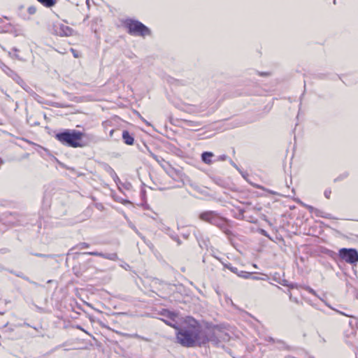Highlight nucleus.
I'll use <instances>...</instances> for the list:
<instances>
[{"label":"nucleus","instance_id":"9","mask_svg":"<svg viewBox=\"0 0 358 358\" xmlns=\"http://www.w3.org/2000/svg\"><path fill=\"white\" fill-rule=\"evenodd\" d=\"M83 255H88L92 256H97L101 257L106 259L117 261L118 259V257L117 253H103L99 252H83Z\"/></svg>","mask_w":358,"mask_h":358},{"label":"nucleus","instance_id":"28","mask_svg":"<svg viewBox=\"0 0 358 358\" xmlns=\"http://www.w3.org/2000/svg\"><path fill=\"white\" fill-rule=\"evenodd\" d=\"M71 51L73 53V57L75 58H78L80 57V55H79V53H78V52L77 50H74L73 48H71Z\"/></svg>","mask_w":358,"mask_h":358},{"label":"nucleus","instance_id":"36","mask_svg":"<svg viewBox=\"0 0 358 358\" xmlns=\"http://www.w3.org/2000/svg\"><path fill=\"white\" fill-rule=\"evenodd\" d=\"M124 22H131V23H133V22H138V21L136 20H131V19H127L125 20Z\"/></svg>","mask_w":358,"mask_h":358},{"label":"nucleus","instance_id":"32","mask_svg":"<svg viewBox=\"0 0 358 358\" xmlns=\"http://www.w3.org/2000/svg\"><path fill=\"white\" fill-rule=\"evenodd\" d=\"M280 284H281L283 286H288L289 285V283H288V281L287 280H283L282 281H280L278 282Z\"/></svg>","mask_w":358,"mask_h":358},{"label":"nucleus","instance_id":"30","mask_svg":"<svg viewBox=\"0 0 358 358\" xmlns=\"http://www.w3.org/2000/svg\"><path fill=\"white\" fill-rule=\"evenodd\" d=\"M10 31L13 33L15 36L20 35V33L15 28H12Z\"/></svg>","mask_w":358,"mask_h":358},{"label":"nucleus","instance_id":"46","mask_svg":"<svg viewBox=\"0 0 358 358\" xmlns=\"http://www.w3.org/2000/svg\"><path fill=\"white\" fill-rule=\"evenodd\" d=\"M243 212H244V211H243V210H240V213H241V214L242 215H243Z\"/></svg>","mask_w":358,"mask_h":358},{"label":"nucleus","instance_id":"34","mask_svg":"<svg viewBox=\"0 0 358 358\" xmlns=\"http://www.w3.org/2000/svg\"><path fill=\"white\" fill-rule=\"evenodd\" d=\"M266 341H268V342H272V343H276V341L272 338V337H268L266 339Z\"/></svg>","mask_w":358,"mask_h":358},{"label":"nucleus","instance_id":"42","mask_svg":"<svg viewBox=\"0 0 358 358\" xmlns=\"http://www.w3.org/2000/svg\"><path fill=\"white\" fill-rule=\"evenodd\" d=\"M182 236L185 238V239H187L188 237H189V234H182Z\"/></svg>","mask_w":358,"mask_h":358},{"label":"nucleus","instance_id":"17","mask_svg":"<svg viewBox=\"0 0 358 358\" xmlns=\"http://www.w3.org/2000/svg\"><path fill=\"white\" fill-rule=\"evenodd\" d=\"M238 276L243 278H248L249 276L251 275L250 273L243 271H238V273H236Z\"/></svg>","mask_w":358,"mask_h":358},{"label":"nucleus","instance_id":"15","mask_svg":"<svg viewBox=\"0 0 358 358\" xmlns=\"http://www.w3.org/2000/svg\"><path fill=\"white\" fill-rule=\"evenodd\" d=\"M45 7H52L56 3V0H37Z\"/></svg>","mask_w":358,"mask_h":358},{"label":"nucleus","instance_id":"37","mask_svg":"<svg viewBox=\"0 0 358 358\" xmlns=\"http://www.w3.org/2000/svg\"><path fill=\"white\" fill-rule=\"evenodd\" d=\"M337 312H338V313H339L341 315H345V316H346V317H352L350 315H348V314L344 313H343V312H341V311H337Z\"/></svg>","mask_w":358,"mask_h":358},{"label":"nucleus","instance_id":"43","mask_svg":"<svg viewBox=\"0 0 358 358\" xmlns=\"http://www.w3.org/2000/svg\"><path fill=\"white\" fill-rule=\"evenodd\" d=\"M3 20H8L7 17H3V18H0V21H3Z\"/></svg>","mask_w":358,"mask_h":358},{"label":"nucleus","instance_id":"26","mask_svg":"<svg viewBox=\"0 0 358 358\" xmlns=\"http://www.w3.org/2000/svg\"><path fill=\"white\" fill-rule=\"evenodd\" d=\"M331 194V189H326L324 192V195L327 199L330 198Z\"/></svg>","mask_w":358,"mask_h":358},{"label":"nucleus","instance_id":"2","mask_svg":"<svg viewBox=\"0 0 358 358\" xmlns=\"http://www.w3.org/2000/svg\"><path fill=\"white\" fill-rule=\"evenodd\" d=\"M84 134L76 129H64L55 134V138L62 145L71 148H83L86 145L83 143Z\"/></svg>","mask_w":358,"mask_h":358},{"label":"nucleus","instance_id":"22","mask_svg":"<svg viewBox=\"0 0 358 358\" xmlns=\"http://www.w3.org/2000/svg\"><path fill=\"white\" fill-rule=\"evenodd\" d=\"M276 343H278L280 345V348H287V345L283 341L277 340Z\"/></svg>","mask_w":358,"mask_h":358},{"label":"nucleus","instance_id":"11","mask_svg":"<svg viewBox=\"0 0 358 358\" xmlns=\"http://www.w3.org/2000/svg\"><path fill=\"white\" fill-rule=\"evenodd\" d=\"M214 155L211 152H204L201 154V159L204 163L207 164H210L212 163L211 158Z\"/></svg>","mask_w":358,"mask_h":358},{"label":"nucleus","instance_id":"13","mask_svg":"<svg viewBox=\"0 0 358 358\" xmlns=\"http://www.w3.org/2000/svg\"><path fill=\"white\" fill-rule=\"evenodd\" d=\"M229 340V336L227 333L224 332L219 329V343L222 341L226 342Z\"/></svg>","mask_w":358,"mask_h":358},{"label":"nucleus","instance_id":"31","mask_svg":"<svg viewBox=\"0 0 358 358\" xmlns=\"http://www.w3.org/2000/svg\"><path fill=\"white\" fill-rule=\"evenodd\" d=\"M306 290H307L309 293H310V294H313V295H316V292H315V291L313 289H312V288H310V287H308L306 288Z\"/></svg>","mask_w":358,"mask_h":358},{"label":"nucleus","instance_id":"20","mask_svg":"<svg viewBox=\"0 0 358 358\" xmlns=\"http://www.w3.org/2000/svg\"><path fill=\"white\" fill-rule=\"evenodd\" d=\"M76 247L80 249H85L88 248L90 247V245L87 243L83 242L78 244Z\"/></svg>","mask_w":358,"mask_h":358},{"label":"nucleus","instance_id":"16","mask_svg":"<svg viewBox=\"0 0 358 358\" xmlns=\"http://www.w3.org/2000/svg\"><path fill=\"white\" fill-rule=\"evenodd\" d=\"M128 336L129 338H137V339H139V340H141V341H146V342H149L150 341V339H148V338L141 336H140V335H138L137 334H129V335H128Z\"/></svg>","mask_w":358,"mask_h":358},{"label":"nucleus","instance_id":"8","mask_svg":"<svg viewBox=\"0 0 358 358\" xmlns=\"http://www.w3.org/2000/svg\"><path fill=\"white\" fill-rule=\"evenodd\" d=\"M162 315L166 317V319H164L163 321L167 325L173 327L176 329H178V322L176 320V318L178 317V314L169 310H164Z\"/></svg>","mask_w":358,"mask_h":358},{"label":"nucleus","instance_id":"21","mask_svg":"<svg viewBox=\"0 0 358 358\" xmlns=\"http://www.w3.org/2000/svg\"><path fill=\"white\" fill-rule=\"evenodd\" d=\"M348 174L347 173H344L343 174H341V176H339L338 177H337L336 178L334 179V182H337V181H339V180H341L344 178H346L348 177Z\"/></svg>","mask_w":358,"mask_h":358},{"label":"nucleus","instance_id":"27","mask_svg":"<svg viewBox=\"0 0 358 358\" xmlns=\"http://www.w3.org/2000/svg\"><path fill=\"white\" fill-rule=\"evenodd\" d=\"M17 276L20 277V278H23V279H24V280H26L29 281V282H31V283L34 284V285H37V283H36V282L29 280V278H27V277H26V276H23V275H20V274H17Z\"/></svg>","mask_w":358,"mask_h":358},{"label":"nucleus","instance_id":"33","mask_svg":"<svg viewBox=\"0 0 358 358\" xmlns=\"http://www.w3.org/2000/svg\"><path fill=\"white\" fill-rule=\"evenodd\" d=\"M218 159L220 161H225L227 159V156L225 155H220Z\"/></svg>","mask_w":358,"mask_h":358},{"label":"nucleus","instance_id":"4","mask_svg":"<svg viewBox=\"0 0 358 358\" xmlns=\"http://www.w3.org/2000/svg\"><path fill=\"white\" fill-rule=\"evenodd\" d=\"M48 29L52 34L61 37L73 36L76 33L73 28L65 24H51Z\"/></svg>","mask_w":358,"mask_h":358},{"label":"nucleus","instance_id":"41","mask_svg":"<svg viewBox=\"0 0 358 358\" xmlns=\"http://www.w3.org/2000/svg\"><path fill=\"white\" fill-rule=\"evenodd\" d=\"M141 119H142V120H143L144 122H145V124H147L148 126H150V124L148 122H147L144 118L141 117Z\"/></svg>","mask_w":358,"mask_h":358},{"label":"nucleus","instance_id":"14","mask_svg":"<svg viewBox=\"0 0 358 358\" xmlns=\"http://www.w3.org/2000/svg\"><path fill=\"white\" fill-rule=\"evenodd\" d=\"M19 50L17 48H13L10 51L8 52V55L10 57L17 59L18 60H22V59L17 54Z\"/></svg>","mask_w":358,"mask_h":358},{"label":"nucleus","instance_id":"19","mask_svg":"<svg viewBox=\"0 0 358 358\" xmlns=\"http://www.w3.org/2000/svg\"><path fill=\"white\" fill-rule=\"evenodd\" d=\"M169 236L173 240L175 241L178 245H180L181 244V241L180 240L179 237L176 235V234H169Z\"/></svg>","mask_w":358,"mask_h":358},{"label":"nucleus","instance_id":"6","mask_svg":"<svg viewBox=\"0 0 358 358\" xmlns=\"http://www.w3.org/2000/svg\"><path fill=\"white\" fill-rule=\"evenodd\" d=\"M127 31L135 36H145L150 34V30L144 24H125Z\"/></svg>","mask_w":358,"mask_h":358},{"label":"nucleus","instance_id":"1","mask_svg":"<svg viewBox=\"0 0 358 358\" xmlns=\"http://www.w3.org/2000/svg\"><path fill=\"white\" fill-rule=\"evenodd\" d=\"M176 333V339L178 343L186 348L201 346L205 341L201 337V327L194 318L190 317L187 324L183 327H178Z\"/></svg>","mask_w":358,"mask_h":358},{"label":"nucleus","instance_id":"3","mask_svg":"<svg viewBox=\"0 0 358 358\" xmlns=\"http://www.w3.org/2000/svg\"><path fill=\"white\" fill-rule=\"evenodd\" d=\"M199 218L200 220L204 222H207L213 225L219 227L220 229L223 230L224 232L227 233V219L220 216L215 211L209 210L203 212L199 215Z\"/></svg>","mask_w":358,"mask_h":358},{"label":"nucleus","instance_id":"39","mask_svg":"<svg viewBox=\"0 0 358 358\" xmlns=\"http://www.w3.org/2000/svg\"><path fill=\"white\" fill-rule=\"evenodd\" d=\"M289 287V288L291 289H294L295 288L296 286L294 285V284H289V285L287 286Z\"/></svg>","mask_w":358,"mask_h":358},{"label":"nucleus","instance_id":"5","mask_svg":"<svg viewBox=\"0 0 358 358\" xmlns=\"http://www.w3.org/2000/svg\"><path fill=\"white\" fill-rule=\"evenodd\" d=\"M339 258L350 264L358 263V251L355 248H341L338 250Z\"/></svg>","mask_w":358,"mask_h":358},{"label":"nucleus","instance_id":"45","mask_svg":"<svg viewBox=\"0 0 358 358\" xmlns=\"http://www.w3.org/2000/svg\"><path fill=\"white\" fill-rule=\"evenodd\" d=\"M252 278H253L254 280H258V279H259V278H258V277H256V276L252 277Z\"/></svg>","mask_w":358,"mask_h":358},{"label":"nucleus","instance_id":"7","mask_svg":"<svg viewBox=\"0 0 358 358\" xmlns=\"http://www.w3.org/2000/svg\"><path fill=\"white\" fill-rule=\"evenodd\" d=\"M219 329L215 327L212 329L203 330L201 329V337H203L205 341L202 345H205L208 342H211L215 345H219Z\"/></svg>","mask_w":358,"mask_h":358},{"label":"nucleus","instance_id":"38","mask_svg":"<svg viewBox=\"0 0 358 358\" xmlns=\"http://www.w3.org/2000/svg\"><path fill=\"white\" fill-rule=\"evenodd\" d=\"M230 164L234 167L236 168V169H238V166L231 159L230 160Z\"/></svg>","mask_w":358,"mask_h":358},{"label":"nucleus","instance_id":"29","mask_svg":"<svg viewBox=\"0 0 358 358\" xmlns=\"http://www.w3.org/2000/svg\"><path fill=\"white\" fill-rule=\"evenodd\" d=\"M289 299H290V301H292L296 303H300L298 299L296 297H294L292 294H289Z\"/></svg>","mask_w":358,"mask_h":358},{"label":"nucleus","instance_id":"23","mask_svg":"<svg viewBox=\"0 0 358 358\" xmlns=\"http://www.w3.org/2000/svg\"><path fill=\"white\" fill-rule=\"evenodd\" d=\"M162 231H165L169 236V234H175L174 232L168 227H164Z\"/></svg>","mask_w":358,"mask_h":358},{"label":"nucleus","instance_id":"47","mask_svg":"<svg viewBox=\"0 0 358 358\" xmlns=\"http://www.w3.org/2000/svg\"><path fill=\"white\" fill-rule=\"evenodd\" d=\"M113 131H114V130H111L110 132V134L112 135Z\"/></svg>","mask_w":358,"mask_h":358},{"label":"nucleus","instance_id":"48","mask_svg":"<svg viewBox=\"0 0 358 358\" xmlns=\"http://www.w3.org/2000/svg\"><path fill=\"white\" fill-rule=\"evenodd\" d=\"M311 358H313V357H311Z\"/></svg>","mask_w":358,"mask_h":358},{"label":"nucleus","instance_id":"25","mask_svg":"<svg viewBox=\"0 0 358 358\" xmlns=\"http://www.w3.org/2000/svg\"><path fill=\"white\" fill-rule=\"evenodd\" d=\"M108 171L110 173V176L113 178L117 177L116 173H115L114 170L111 167H110V166L108 167Z\"/></svg>","mask_w":358,"mask_h":358},{"label":"nucleus","instance_id":"10","mask_svg":"<svg viewBox=\"0 0 358 358\" xmlns=\"http://www.w3.org/2000/svg\"><path fill=\"white\" fill-rule=\"evenodd\" d=\"M122 139L124 143L127 145H131L134 144V138L127 130L123 131Z\"/></svg>","mask_w":358,"mask_h":358},{"label":"nucleus","instance_id":"44","mask_svg":"<svg viewBox=\"0 0 358 358\" xmlns=\"http://www.w3.org/2000/svg\"><path fill=\"white\" fill-rule=\"evenodd\" d=\"M138 235L141 236V238L143 241H145V237H144V236H141L140 234H138Z\"/></svg>","mask_w":358,"mask_h":358},{"label":"nucleus","instance_id":"24","mask_svg":"<svg viewBox=\"0 0 358 358\" xmlns=\"http://www.w3.org/2000/svg\"><path fill=\"white\" fill-rule=\"evenodd\" d=\"M32 255L36 257H52V255H44V254H41V253H33Z\"/></svg>","mask_w":358,"mask_h":358},{"label":"nucleus","instance_id":"35","mask_svg":"<svg viewBox=\"0 0 358 358\" xmlns=\"http://www.w3.org/2000/svg\"><path fill=\"white\" fill-rule=\"evenodd\" d=\"M259 75L261 76H268L269 73L268 72H259Z\"/></svg>","mask_w":358,"mask_h":358},{"label":"nucleus","instance_id":"12","mask_svg":"<svg viewBox=\"0 0 358 358\" xmlns=\"http://www.w3.org/2000/svg\"><path fill=\"white\" fill-rule=\"evenodd\" d=\"M300 203L303 206L306 207L310 213H315L316 216L326 217L325 216L322 215V212L321 210H320L317 208H315L314 207H313L311 206L305 204L302 202H300Z\"/></svg>","mask_w":358,"mask_h":358},{"label":"nucleus","instance_id":"40","mask_svg":"<svg viewBox=\"0 0 358 358\" xmlns=\"http://www.w3.org/2000/svg\"><path fill=\"white\" fill-rule=\"evenodd\" d=\"M141 119H142V120H143L144 122H145V124H147L148 126H150V124L148 122H147L144 118L141 117Z\"/></svg>","mask_w":358,"mask_h":358},{"label":"nucleus","instance_id":"18","mask_svg":"<svg viewBox=\"0 0 358 358\" xmlns=\"http://www.w3.org/2000/svg\"><path fill=\"white\" fill-rule=\"evenodd\" d=\"M224 267L230 270L234 273H238V269L236 267L232 266L231 264H225Z\"/></svg>","mask_w":358,"mask_h":358}]
</instances>
